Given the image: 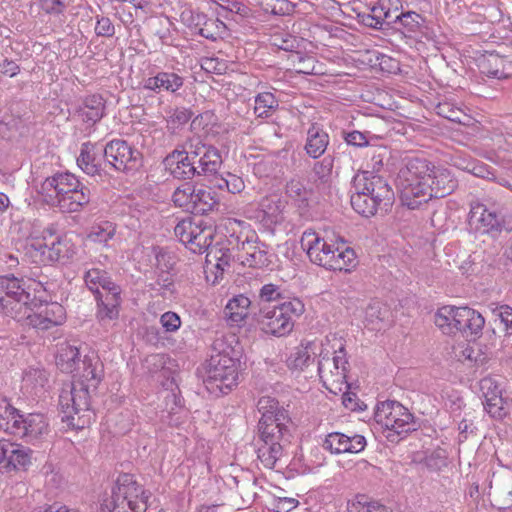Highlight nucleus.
Wrapping results in <instances>:
<instances>
[{"instance_id":"obj_9","label":"nucleus","mask_w":512,"mask_h":512,"mask_svg":"<svg viewBox=\"0 0 512 512\" xmlns=\"http://www.w3.org/2000/svg\"><path fill=\"white\" fill-rule=\"evenodd\" d=\"M27 253L35 263L48 265L55 262H66L74 254L72 244L63 236H57L51 241L48 237H32L26 243Z\"/></svg>"},{"instance_id":"obj_10","label":"nucleus","mask_w":512,"mask_h":512,"mask_svg":"<svg viewBox=\"0 0 512 512\" xmlns=\"http://www.w3.org/2000/svg\"><path fill=\"white\" fill-rule=\"evenodd\" d=\"M468 224L472 230L493 237L502 231L512 230V220H507L495 208H489L484 203H474L469 212Z\"/></svg>"},{"instance_id":"obj_33","label":"nucleus","mask_w":512,"mask_h":512,"mask_svg":"<svg viewBox=\"0 0 512 512\" xmlns=\"http://www.w3.org/2000/svg\"><path fill=\"white\" fill-rule=\"evenodd\" d=\"M25 308L28 310H34V308L41 309L42 313L52 322L54 327L61 325L66 318L65 309L61 304L57 302L43 303L37 300L34 295H31L30 303L26 304Z\"/></svg>"},{"instance_id":"obj_36","label":"nucleus","mask_w":512,"mask_h":512,"mask_svg":"<svg viewBox=\"0 0 512 512\" xmlns=\"http://www.w3.org/2000/svg\"><path fill=\"white\" fill-rule=\"evenodd\" d=\"M192 204V214L204 215L213 211L219 205V201L211 189H198L194 191Z\"/></svg>"},{"instance_id":"obj_43","label":"nucleus","mask_w":512,"mask_h":512,"mask_svg":"<svg viewBox=\"0 0 512 512\" xmlns=\"http://www.w3.org/2000/svg\"><path fill=\"white\" fill-rule=\"evenodd\" d=\"M283 453V444L261 442L257 448V457L262 465L267 469H273L276 462Z\"/></svg>"},{"instance_id":"obj_3","label":"nucleus","mask_w":512,"mask_h":512,"mask_svg":"<svg viewBox=\"0 0 512 512\" xmlns=\"http://www.w3.org/2000/svg\"><path fill=\"white\" fill-rule=\"evenodd\" d=\"M300 245L313 264L328 270L350 271L357 264L355 251L344 240L333 243L312 229L303 232Z\"/></svg>"},{"instance_id":"obj_49","label":"nucleus","mask_w":512,"mask_h":512,"mask_svg":"<svg viewBox=\"0 0 512 512\" xmlns=\"http://www.w3.org/2000/svg\"><path fill=\"white\" fill-rule=\"evenodd\" d=\"M198 222L194 218L187 217L177 223L174 228L175 236L185 245L192 241V235L196 231Z\"/></svg>"},{"instance_id":"obj_16","label":"nucleus","mask_w":512,"mask_h":512,"mask_svg":"<svg viewBox=\"0 0 512 512\" xmlns=\"http://www.w3.org/2000/svg\"><path fill=\"white\" fill-rule=\"evenodd\" d=\"M190 142L186 143L183 150L175 149L164 159L165 166L170 174L179 180H190L198 176L199 171L195 167L192 158Z\"/></svg>"},{"instance_id":"obj_51","label":"nucleus","mask_w":512,"mask_h":512,"mask_svg":"<svg viewBox=\"0 0 512 512\" xmlns=\"http://www.w3.org/2000/svg\"><path fill=\"white\" fill-rule=\"evenodd\" d=\"M436 113L443 118L460 124H463L464 118L467 117L459 107L450 102L439 103L436 106Z\"/></svg>"},{"instance_id":"obj_50","label":"nucleus","mask_w":512,"mask_h":512,"mask_svg":"<svg viewBox=\"0 0 512 512\" xmlns=\"http://www.w3.org/2000/svg\"><path fill=\"white\" fill-rule=\"evenodd\" d=\"M396 19H398L397 23H399L400 26H402L408 33L419 31L424 22V18L414 11H408L406 13L396 15Z\"/></svg>"},{"instance_id":"obj_27","label":"nucleus","mask_w":512,"mask_h":512,"mask_svg":"<svg viewBox=\"0 0 512 512\" xmlns=\"http://www.w3.org/2000/svg\"><path fill=\"white\" fill-rule=\"evenodd\" d=\"M251 304V300L243 294L232 297L224 308V315L229 325L241 326L248 317Z\"/></svg>"},{"instance_id":"obj_1","label":"nucleus","mask_w":512,"mask_h":512,"mask_svg":"<svg viewBox=\"0 0 512 512\" xmlns=\"http://www.w3.org/2000/svg\"><path fill=\"white\" fill-rule=\"evenodd\" d=\"M457 187L450 171L435 168L426 159L415 158L400 171V198L409 209H417L432 198H444Z\"/></svg>"},{"instance_id":"obj_17","label":"nucleus","mask_w":512,"mask_h":512,"mask_svg":"<svg viewBox=\"0 0 512 512\" xmlns=\"http://www.w3.org/2000/svg\"><path fill=\"white\" fill-rule=\"evenodd\" d=\"M0 471L26 469L31 464V450L8 440H0Z\"/></svg>"},{"instance_id":"obj_57","label":"nucleus","mask_w":512,"mask_h":512,"mask_svg":"<svg viewBox=\"0 0 512 512\" xmlns=\"http://www.w3.org/2000/svg\"><path fill=\"white\" fill-rule=\"evenodd\" d=\"M479 386L484 397V401L492 399L491 397L494 398L498 395H502V388L498 381L493 377H485L481 379Z\"/></svg>"},{"instance_id":"obj_45","label":"nucleus","mask_w":512,"mask_h":512,"mask_svg":"<svg viewBox=\"0 0 512 512\" xmlns=\"http://www.w3.org/2000/svg\"><path fill=\"white\" fill-rule=\"evenodd\" d=\"M254 102V113L258 118L270 117L279 106L278 100L270 92L259 93Z\"/></svg>"},{"instance_id":"obj_52","label":"nucleus","mask_w":512,"mask_h":512,"mask_svg":"<svg viewBox=\"0 0 512 512\" xmlns=\"http://www.w3.org/2000/svg\"><path fill=\"white\" fill-rule=\"evenodd\" d=\"M193 112L184 107L175 108L167 118V128L175 131L176 129L184 126L192 118Z\"/></svg>"},{"instance_id":"obj_13","label":"nucleus","mask_w":512,"mask_h":512,"mask_svg":"<svg viewBox=\"0 0 512 512\" xmlns=\"http://www.w3.org/2000/svg\"><path fill=\"white\" fill-rule=\"evenodd\" d=\"M30 300L31 293L26 291L25 282L22 279L14 275L0 276V309L14 310L17 305L25 307Z\"/></svg>"},{"instance_id":"obj_64","label":"nucleus","mask_w":512,"mask_h":512,"mask_svg":"<svg viewBox=\"0 0 512 512\" xmlns=\"http://www.w3.org/2000/svg\"><path fill=\"white\" fill-rule=\"evenodd\" d=\"M160 323L167 333H174L181 327L180 316L172 311L163 313L160 317Z\"/></svg>"},{"instance_id":"obj_4","label":"nucleus","mask_w":512,"mask_h":512,"mask_svg":"<svg viewBox=\"0 0 512 512\" xmlns=\"http://www.w3.org/2000/svg\"><path fill=\"white\" fill-rule=\"evenodd\" d=\"M213 350L216 353L212 354L207 362L203 382L211 394H228L238 384V354L231 346L226 345L223 339L214 341Z\"/></svg>"},{"instance_id":"obj_38","label":"nucleus","mask_w":512,"mask_h":512,"mask_svg":"<svg viewBox=\"0 0 512 512\" xmlns=\"http://www.w3.org/2000/svg\"><path fill=\"white\" fill-rule=\"evenodd\" d=\"M371 179L374 198L382 204L384 212H387L394 203L393 189L382 176L371 173Z\"/></svg>"},{"instance_id":"obj_2","label":"nucleus","mask_w":512,"mask_h":512,"mask_svg":"<svg viewBox=\"0 0 512 512\" xmlns=\"http://www.w3.org/2000/svg\"><path fill=\"white\" fill-rule=\"evenodd\" d=\"M74 380L59 395L61 420L68 427L80 429L84 426L83 413L90 410L91 394L96 392L104 378V366L98 355H85Z\"/></svg>"},{"instance_id":"obj_6","label":"nucleus","mask_w":512,"mask_h":512,"mask_svg":"<svg viewBox=\"0 0 512 512\" xmlns=\"http://www.w3.org/2000/svg\"><path fill=\"white\" fill-rule=\"evenodd\" d=\"M304 312L301 300L293 298L275 306H263L255 314L256 322L261 330L276 337L288 335L294 327L293 317H299Z\"/></svg>"},{"instance_id":"obj_60","label":"nucleus","mask_w":512,"mask_h":512,"mask_svg":"<svg viewBox=\"0 0 512 512\" xmlns=\"http://www.w3.org/2000/svg\"><path fill=\"white\" fill-rule=\"evenodd\" d=\"M354 193H365V196H371L374 198L372 188L371 172L365 171L358 174L353 179Z\"/></svg>"},{"instance_id":"obj_47","label":"nucleus","mask_w":512,"mask_h":512,"mask_svg":"<svg viewBox=\"0 0 512 512\" xmlns=\"http://www.w3.org/2000/svg\"><path fill=\"white\" fill-rule=\"evenodd\" d=\"M21 411L11 405L6 397L0 399V429L10 434V424L20 418Z\"/></svg>"},{"instance_id":"obj_21","label":"nucleus","mask_w":512,"mask_h":512,"mask_svg":"<svg viewBox=\"0 0 512 512\" xmlns=\"http://www.w3.org/2000/svg\"><path fill=\"white\" fill-rule=\"evenodd\" d=\"M94 297L97 303L96 318L102 325L118 319L122 302L121 292L103 293L95 291Z\"/></svg>"},{"instance_id":"obj_14","label":"nucleus","mask_w":512,"mask_h":512,"mask_svg":"<svg viewBox=\"0 0 512 512\" xmlns=\"http://www.w3.org/2000/svg\"><path fill=\"white\" fill-rule=\"evenodd\" d=\"M191 158L199 171L198 176L216 175L223 163L220 151L200 140L190 141Z\"/></svg>"},{"instance_id":"obj_39","label":"nucleus","mask_w":512,"mask_h":512,"mask_svg":"<svg viewBox=\"0 0 512 512\" xmlns=\"http://www.w3.org/2000/svg\"><path fill=\"white\" fill-rule=\"evenodd\" d=\"M365 193H353L351 195V206L355 212L364 217L374 216L378 211L384 212L380 202L371 196H365Z\"/></svg>"},{"instance_id":"obj_59","label":"nucleus","mask_w":512,"mask_h":512,"mask_svg":"<svg viewBox=\"0 0 512 512\" xmlns=\"http://www.w3.org/2000/svg\"><path fill=\"white\" fill-rule=\"evenodd\" d=\"M31 313H28L26 316L27 324L32 326L38 330H49L52 327V322L47 319V317L42 313V310L39 308H34V310H30Z\"/></svg>"},{"instance_id":"obj_53","label":"nucleus","mask_w":512,"mask_h":512,"mask_svg":"<svg viewBox=\"0 0 512 512\" xmlns=\"http://www.w3.org/2000/svg\"><path fill=\"white\" fill-rule=\"evenodd\" d=\"M181 21L196 32L207 22L208 16L199 11L187 9L181 13Z\"/></svg>"},{"instance_id":"obj_48","label":"nucleus","mask_w":512,"mask_h":512,"mask_svg":"<svg viewBox=\"0 0 512 512\" xmlns=\"http://www.w3.org/2000/svg\"><path fill=\"white\" fill-rule=\"evenodd\" d=\"M194 191V187L189 183H186L178 187L172 195L173 203L177 207L183 208L185 211L191 212V208L193 207L192 201Z\"/></svg>"},{"instance_id":"obj_22","label":"nucleus","mask_w":512,"mask_h":512,"mask_svg":"<svg viewBox=\"0 0 512 512\" xmlns=\"http://www.w3.org/2000/svg\"><path fill=\"white\" fill-rule=\"evenodd\" d=\"M105 108V99L100 94H92L82 99L74 115L88 125H95L104 117Z\"/></svg>"},{"instance_id":"obj_32","label":"nucleus","mask_w":512,"mask_h":512,"mask_svg":"<svg viewBox=\"0 0 512 512\" xmlns=\"http://www.w3.org/2000/svg\"><path fill=\"white\" fill-rule=\"evenodd\" d=\"M314 346V343L310 341L306 342L305 344L301 343L300 346L296 347L295 351L291 353L287 359V366L290 369L303 371L311 363L314 362L316 355Z\"/></svg>"},{"instance_id":"obj_23","label":"nucleus","mask_w":512,"mask_h":512,"mask_svg":"<svg viewBox=\"0 0 512 512\" xmlns=\"http://www.w3.org/2000/svg\"><path fill=\"white\" fill-rule=\"evenodd\" d=\"M156 261L157 278L153 283L149 284V289L156 291L162 297H165L167 292L173 294L175 292V283L173 275L169 272L172 265L166 261V254L164 253H158Z\"/></svg>"},{"instance_id":"obj_29","label":"nucleus","mask_w":512,"mask_h":512,"mask_svg":"<svg viewBox=\"0 0 512 512\" xmlns=\"http://www.w3.org/2000/svg\"><path fill=\"white\" fill-rule=\"evenodd\" d=\"M48 373L40 367H28L22 375V390L31 396H39L45 391Z\"/></svg>"},{"instance_id":"obj_24","label":"nucleus","mask_w":512,"mask_h":512,"mask_svg":"<svg viewBox=\"0 0 512 512\" xmlns=\"http://www.w3.org/2000/svg\"><path fill=\"white\" fill-rule=\"evenodd\" d=\"M481 73L493 79H507L512 76V63L498 54H489L479 64Z\"/></svg>"},{"instance_id":"obj_20","label":"nucleus","mask_w":512,"mask_h":512,"mask_svg":"<svg viewBox=\"0 0 512 512\" xmlns=\"http://www.w3.org/2000/svg\"><path fill=\"white\" fill-rule=\"evenodd\" d=\"M274 420L258 422V437L260 442L267 443H289L290 430L285 422L289 420L288 416L273 418Z\"/></svg>"},{"instance_id":"obj_46","label":"nucleus","mask_w":512,"mask_h":512,"mask_svg":"<svg viewBox=\"0 0 512 512\" xmlns=\"http://www.w3.org/2000/svg\"><path fill=\"white\" fill-rule=\"evenodd\" d=\"M348 512H388L387 508L377 501H368L365 495H356L348 502Z\"/></svg>"},{"instance_id":"obj_26","label":"nucleus","mask_w":512,"mask_h":512,"mask_svg":"<svg viewBox=\"0 0 512 512\" xmlns=\"http://www.w3.org/2000/svg\"><path fill=\"white\" fill-rule=\"evenodd\" d=\"M328 144V133L318 124L313 123L307 130V137L304 145L306 154L313 159H318L325 153Z\"/></svg>"},{"instance_id":"obj_42","label":"nucleus","mask_w":512,"mask_h":512,"mask_svg":"<svg viewBox=\"0 0 512 512\" xmlns=\"http://www.w3.org/2000/svg\"><path fill=\"white\" fill-rule=\"evenodd\" d=\"M286 194L292 200L298 202L299 207H307L308 201L313 193L311 188H307L304 180L299 177L291 178L286 184Z\"/></svg>"},{"instance_id":"obj_30","label":"nucleus","mask_w":512,"mask_h":512,"mask_svg":"<svg viewBox=\"0 0 512 512\" xmlns=\"http://www.w3.org/2000/svg\"><path fill=\"white\" fill-rule=\"evenodd\" d=\"M460 307L444 306L435 314V325L446 335L458 333V316Z\"/></svg>"},{"instance_id":"obj_28","label":"nucleus","mask_w":512,"mask_h":512,"mask_svg":"<svg viewBox=\"0 0 512 512\" xmlns=\"http://www.w3.org/2000/svg\"><path fill=\"white\" fill-rule=\"evenodd\" d=\"M84 281L88 289L95 295V291L103 293L122 292L121 287L112 281L105 270L92 268L85 272Z\"/></svg>"},{"instance_id":"obj_37","label":"nucleus","mask_w":512,"mask_h":512,"mask_svg":"<svg viewBox=\"0 0 512 512\" xmlns=\"http://www.w3.org/2000/svg\"><path fill=\"white\" fill-rule=\"evenodd\" d=\"M335 353L336 355L332 358V360H330L329 357L323 356L318 362V374L322 380L325 378L326 370L332 373V370L330 369L331 365H333L337 375H341L343 379L346 378L348 360L346 359V351L344 346H341Z\"/></svg>"},{"instance_id":"obj_31","label":"nucleus","mask_w":512,"mask_h":512,"mask_svg":"<svg viewBox=\"0 0 512 512\" xmlns=\"http://www.w3.org/2000/svg\"><path fill=\"white\" fill-rule=\"evenodd\" d=\"M81 361L79 349L76 346L65 343L58 349L56 364L62 372L72 373L76 371Z\"/></svg>"},{"instance_id":"obj_11","label":"nucleus","mask_w":512,"mask_h":512,"mask_svg":"<svg viewBox=\"0 0 512 512\" xmlns=\"http://www.w3.org/2000/svg\"><path fill=\"white\" fill-rule=\"evenodd\" d=\"M79 187V179L70 172L56 173L47 177L40 186L39 194L49 206L61 209L64 197H69L71 190Z\"/></svg>"},{"instance_id":"obj_40","label":"nucleus","mask_w":512,"mask_h":512,"mask_svg":"<svg viewBox=\"0 0 512 512\" xmlns=\"http://www.w3.org/2000/svg\"><path fill=\"white\" fill-rule=\"evenodd\" d=\"M236 260V255L232 256L229 248L215 247L208 250L206 254L207 265H212L216 269V279L218 274L222 275L226 268L230 267L231 260Z\"/></svg>"},{"instance_id":"obj_25","label":"nucleus","mask_w":512,"mask_h":512,"mask_svg":"<svg viewBox=\"0 0 512 512\" xmlns=\"http://www.w3.org/2000/svg\"><path fill=\"white\" fill-rule=\"evenodd\" d=\"M458 321V333L466 337L478 336L485 325L482 314L469 307H460Z\"/></svg>"},{"instance_id":"obj_15","label":"nucleus","mask_w":512,"mask_h":512,"mask_svg":"<svg viewBox=\"0 0 512 512\" xmlns=\"http://www.w3.org/2000/svg\"><path fill=\"white\" fill-rule=\"evenodd\" d=\"M269 246L261 241L246 238L238 246L236 261L243 266L264 268L270 265Z\"/></svg>"},{"instance_id":"obj_19","label":"nucleus","mask_w":512,"mask_h":512,"mask_svg":"<svg viewBox=\"0 0 512 512\" xmlns=\"http://www.w3.org/2000/svg\"><path fill=\"white\" fill-rule=\"evenodd\" d=\"M366 439L362 435L347 436L340 432H333L326 436L323 447L332 453H359L366 446Z\"/></svg>"},{"instance_id":"obj_8","label":"nucleus","mask_w":512,"mask_h":512,"mask_svg":"<svg viewBox=\"0 0 512 512\" xmlns=\"http://www.w3.org/2000/svg\"><path fill=\"white\" fill-rule=\"evenodd\" d=\"M106 166L118 173L134 175L143 167V154L123 139H113L103 147Z\"/></svg>"},{"instance_id":"obj_7","label":"nucleus","mask_w":512,"mask_h":512,"mask_svg":"<svg viewBox=\"0 0 512 512\" xmlns=\"http://www.w3.org/2000/svg\"><path fill=\"white\" fill-rule=\"evenodd\" d=\"M375 421L388 431L390 441H398L401 435H406L417 429L415 417L398 401H385L377 406Z\"/></svg>"},{"instance_id":"obj_35","label":"nucleus","mask_w":512,"mask_h":512,"mask_svg":"<svg viewBox=\"0 0 512 512\" xmlns=\"http://www.w3.org/2000/svg\"><path fill=\"white\" fill-rule=\"evenodd\" d=\"M65 201L61 205L63 212H78L91 200L90 189L79 180V187L71 190L69 197H64Z\"/></svg>"},{"instance_id":"obj_61","label":"nucleus","mask_w":512,"mask_h":512,"mask_svg":"<svg viewBox=\"0 0 512 512\" xmlns=\"http://www.w3.org/2000/svg\"><path fill=\"white\" fill-rule=\"evenodd\" d=\"M334 159L332 156L327 155L322 160L314 163L313 172L322 182L327 181L332 173Z\"/></svg>"},{"instance_id":"obj_5","label":"nucleus","mask_w":512,"mask_h":512,"mask_svg":"<svg viewBox=\"0 0 512 512\" xmlns=\"http://www.w3.org/2000/svg\"><path fill=\"white\" fill-rule=\"evenodd\" d=\"M151 496V492L141 488L134 475L121 473L111 495L102 501L99 512H145Z\"/></svg>"},{"instance_id":"obj_63","label":"nucleus","mask_w":512,"mask_h":512,"mask_svg":"<svg viewBox=\"0 0 512 512\" xmlns=\"http://www.w3.org/2000/svg\"><path fill=\"white\" fill-rule=\"evenodd\" d=\"M223 23L218 19L209 18L207 22L197 31V34L211 41H216L219 38V25Z\"/></svg>"},{"instance_id":"obj_58","label":"nucleus","mask_w":512,"mask_h":512,"mask_svg":"<svg viewBox=\"0 0 512 512\" xmlns=\"http://www.w3.org/2000/svg\"><path fill=\"white\" fill-rule=\"evenodd\" d=\"M31 313H28L26 316L27 324L32 326L38 330H49L52 327V322L47 319V317L42 313V310L39 308H34V310H30Z\"/></svg>"},{"instance_id":"obj_54","label":"nucleus","mask_w":512,"mask_h":512,"mask_svg":"<svg viewBox=\"0 0 512 512\" xmlns=\"http://www.w3.org/2000/svg\"><path fill=\"white\" fill-rule=\"evenodd\" d=\"M492 399L484 401V408L487 413L495 419H503L507 415L506 400L502 395L491 397Z\"/></svg>"},{"instance_id":"obj_44","label":"nucleus","mask_w":512,"mask_h":512,"mask_svg":"<svg viewBox=\"0 0 512 512\" xmlns=\"http://www.w3.org/2000/svg\"><path fill=\"white\" fill-rule=\"evenodd\" d=\"M257 409L261 413L259 421H272L273 418L288 416L286 410L280 407L279 402L269 396H263L258 400Z\"/></svg>"},{"instance_id":"obj_12","label":"nucleus","mask_w":512,"mask_h":512,"mask_svg":"<svg viewBox=\"0 0 512 512\" xmlns=\"http://www.w3.org/2000/svg\"><path fill=\"white\" fill-rule=\"evenodd\" d=\"M19 417L10 424L11 435L31 443L49 433V423L43 414L21 412Z\"/></svg>"},{"instance_id":"obj_56","label":"nucleus","mask_w":512,"mask_h":512,"mask_svg":"<svg viewBox=\"0 0 512 512\" xmlns=\"http://www.w3.org/2000/svg\"><path fill=\"white\" fill-rule=\"evenodd\" d=\"M216 186L219 189L225 188L230 193L236 194L240 193L244 189L245 184L241 177L235 174L228 173L225 178L221 177L217 180Z\"/></svg>"},{"instance_id":"obj_55","label":"nucleus","mask_w":512,"mask_h":512,"mask_svg":"<svg viewBox=\"0 0 512 512\" xmlns=\"http://www.w3.org/2000/svg\"><path fill=\"white\" fill-rule=\"evenodd\" d=\"M161 91L171 93L178 91L184 84V79L174 72H160Z\"/></svg>"},{"instance_id":"obj_18","label":"nucleus","mask_w":512,"mask_h":512,"mask_svg":"<svg viewBox=\"0 0 512 512\" xmlns=\"http://www.w3.org/2000/svg\"><path fill=\"white\" fill-rule=\"evenodd\" d=\"M103 148H98L97 144L84 142L81 145L80 155L77 158L79 168L90 176L102 177L106 175L102 167Z\"/></svg>"},{"instance_id":"obj_62","label":"nucleus","mask_w":512,"mask_h":512,"mask_svg":"<svg viewBox=\"0 0 512 512\" xmlns=\"http://www.w3.org/2000/svg\"><path fill=\"white\" fill-rule=\"evenodd\" d=\"M95 34L100 37L110 38L115 35V26L106 16H96Z\"/></svg>"},{"instance_id":"obj_34","label":"nucleus","mask_w":512,"mask_h":512,"mask_svg":"<svg viewBox=\"0 0 512 512\" xmlns=\"http://www.w3.org/2000/svg\"><path fill=\"white\" fill-rule=\"evenodd\" d=\"M214 239V231L211 226H203V221H198V226L194 235H192V241L189 243V248L193 253H207L211 248H215L216 246H212V242Z\"/></svg>"},{"instance_id":"obj_41","label":"nucleus","mask_w":512,"mask_h":512,"mask_svg":"<svg viewBox=\"0 0 512 512\" xmlns=\"http://www.w3.org/2000/svg\"><path fill=\"white\" fill-rule=\"evenodd\" d=\"M116 234V224L103 220L98 223H94L87 234L88 240L94 243L108 246V242L114 238Z\"/></svg>"}]
</instances>
